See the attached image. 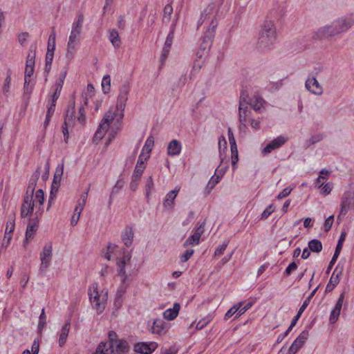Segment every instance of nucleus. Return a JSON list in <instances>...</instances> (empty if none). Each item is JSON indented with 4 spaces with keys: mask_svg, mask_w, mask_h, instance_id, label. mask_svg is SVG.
<instances>
[{
    "mask_svg": "<svg viewBox=\"0 0 354 354\" xmlns=\"http://www.w3.org/2000/svg\"><path fill=\"white\" fill-rule=\"evenodd\" d=\"M344 239H345V234H344V233H342V234L339 237V239L338 241V243L337 244L334 254H333V256L329 263V265L328 266L326 273H329V272L331 270V268H333V265L335 263V262L340 254V252L342 250V243L344 241Z\"/></svg>",
    "mask_w": 354,
    "mask_h": 354,
    "instance_id": "nucleus-24",
    "label": "nucleus"
},
{
    "mask_svg": "<svg viewBox=\"0 0 354 354\" xmlns=\"http://www.w3.org/2000/svg\"><path fill=\"white\" fill-rule=\"evenodd\" d=\"M109 341L106 342L108 344H111V347L113 348L114 345L119 340L118 339V335L114 331H109L108 334Z\"/></svg>",
    "mask_w": 354,
    "mask_h": 354,
    "instance_id": "nucleus-55",
    "label": "nucleus"
},
{
    "mask_svg": "<svg viewBox=\"0 0 354 354\" xmlns=\"http://www.w3.org/2000/svg\"><path fill=\"white\" fill-rule=\"evenodd\" d=\"M194 254V250L189 249L187 250L181 256H180V261L182 262H186L187 261L192 254Z\"/></svg>",
    "mask_w": 354,
    "mask_h": 354,
    "instance_id": "nucleus-62",
    "label": "nucleus"
},
{
    "mask_svg": "<svg viewBox=\"0 0 354 354\" xmlns=\"http://www.w3.org/2000/svg\"><path fill=\"white\" fill-rule=\"evenodd\" d=\"M55 39H56V34L55 32H52L48 38L47 51H53V52L55 51Z\"/></svg>",
    "mask_w": 354,
    "mask_h": 354,
    "instance_id": "nucleus-50",
    "label": "nucleus"
},
{
    "mask_svg": "<svg viewBox=\"0 0 354 354\" xmlns=\"http://www.w3.org/2000/svg\"><path fill=\"white\" fill-rule=\"evenodd\" d=\"M54 57V52L47 51L46 55V68L49 71Z\"/></svg>",
    "mask_w": 354,
    "mask_h": 354,
    "instance_id": "nucleus-56",
    "label": "nucleus"
},
{
    "mask_svg": "<svg viewBox=\"0 0 354 354\" xmlns=\"http://www.w3.org/2000/svg\"><path fill=\"white\" fill-rule=\"evenodd\" d=\"M250 100H251V98H250L248 93L245 91H241L239 98V106H248L250 104Z\"/></svg>",
    "mask_w": 354,
    "mask_h": 354,
    "instance_id": "nucleus-41",
    "label": "nucleus"
},
{
    "mask_svg": "<svg viewBox=\"0 0 354 354\" xmlns=\"http://www.w3.org/2000/svg\"><path fill=\"white\" fill-rule=\"evenodd\" d=\"M182 149L181 143L177 140H172L167 146V154L170 156H178Z\"/></svg>",
    "mask_w": 354,
    "mask_h": 354,
    "instance_id": "nucleus-26",
    "label": "nucleus"
},
{
    "mask_svg": "<svg viewBox=\"0 0 354 354\" xmlns=\"http://www.w3.org/2000/svg\"><path fill=\"white\" fill-rule=\"evenodd\" d=\"M53 247L50 243L44 245L40 253L41 265L39 267V273L43 274L48 268L53 255Z\"/></svg>",
    "mask_w": 354,
    "mask_h": 354,
    "instance_id": "nucleus-8",
    "label": "nucleus"
},
{
    "mask_svg": "<svg viewBox=\"0 0 354 354\" xmlns=\"http://www.w3.org/2000/svg\"><path fill=\"white\" fill-rule=\"evenodd\" d=\"M38 222L37 218L32 219L28 225L26 232V239L24 243V247H26V244L28 241L33 238L35 233L37 230Z\"/></svg>",
    "mask_w": 354,
    "mask_h": 354,
    "instance_id": "nucleus-23",
    "label": "nucleus"
},
{
    "mask_svg": "<svg viewBox=\"0 0 354 354\" xmlns=\"http://www.w3.org/2000/svg\"><path fill=\"white\" fill-rule=\"evenodd\" d=\"M201 236L196 234L195 232L194 234L190 236L184 243V246L187 247L189 245H197L199 243Z\"/></svg>",
    "mask_w": 354,
    "mask_h": 354,
    "instance_id": "nucleus-46",
    "label": "nucleus"
},
{
    "mask_svg": "<svg viewBox=\"0 0 354 354\" xmlns=\"http://www.w3.org/2000/svg\"><path fill=\"white\" fill-rule=\"evenodd\" d=\"M153 189V181L151 176H149V178L147 180L146 185H145V192H146V198L147 201L149 200L150 194L152 192V190Z\"/></svg>",
    "mask_w": 354,
    "mask_h": 354,
    "instance_id": "nucleus-47",
    "label": "nucleus"
},
{
    "mask_svg": "<svg viewBox=\"0 0 354 354\" xmlns=\"http://www.w3.org/2000/svg\"><path fill=\"white\" fill-rule=\"evenodd\" d=\"M149 158V155L145 154V153L141 152L138 157V160L137 162V164L136 165L132 178L133 180H138L142 175V173L145 169V162Z\"/></svg>",
    "mask_w": 354,
    "mask_h": 354,
    "instance_id": "nucleus-13",
    "label": "nucleus"
},
{
    "mask_svg": "<svg viewBox=\"0 0 354 354\" xmlns=\"http://www.w3.org/2000/svg\"><path fill=\"white\" fill-rule=\"evenodd\" d=\"M87 196H88L87 192L84 193L81 196V198L78 201L77 205L74 209V213L71 218V225L75 226L77 225V223L80 219L81 213H82V210L84 209V206L86 205V202L87 200Z\"/></svg>",
    "mask_w": 354,
    "mask_h": 354,
    "instance_id": "nucleus-15",
    "label": "nucleus"
},
{
    "mask_svg": "<svg viewBox=\"0 0 354 354\" xmlns=\"http://www.w3.org/2000/svg\"><path fill=\"white\" fill-rule=\"evenodd\" d=\"M39 205H42L44 203V193L41 189H38L35 196V201Z\"/></svg>",
    "mask_w": 354,
    "mask_h": 354,
    "instance_id": "nucleus-54",
    "label": "nucleus"
},
{
    "mask_svg": "<svg viewBox=\"0 0 354 354\" xmlns=\"http://www.w3.org/2000/svg\"><path fill=\"white\" fill-rule=\"evenodd\" d=\"M287 141L288 138L286 137L283 136H278L268 143L266 146L262 149L261 153L264 156L267 155L271 153L272 151L282 147Z\"/></svg>",
    "mask_w": 354,
    "mask_h": 354,
    "instance_id": "nucleus-12",
    "label": "nucleus"
},
{
    "mask_svg": "<svg viewBox=\"0 0 354 354\" xmlns=\"http://www.w3.org/2000/svg\"><path fill=\"white\" fill-rule=\"evenodd\" d=\"M231 149V159H232V165L233 169H235L236 167V162L239 160V155H238V149L236 147H230Z\"/></svg>",
    "mask_w": 354,
    "mask_h": 354,
    "instance_id": "nucleus-45",
    "label": "nucleus"
},
{
    "mask_svg": "<svg viewBox=\"0 0 354 354\" xmlns=\"http://www.w3.org/2000/svg\"><path fill=\"white\" fill-rule=\"evenodd\" d=\"M174 26H172L171 30L166 38V41L165 42L163 47L171 48V44L173 42V39H174Z\"/></svg>",
    "mask_w": 354,
    "mask_h": 354,
    "instance_id": "nucleus-52",
    "label": "nucleus"
},
{
    "mask_svg": "<svg viewBox=\"0 0 354 354\" xmlns=\"http://www.w3.org/2000/svg\"><path fill=\"white\" fill-rule=\"evenodd\" d=\"M324 137L325 136L320 133L312 135L310 138L306 141V145L307 147H310V145L322 141Z\"/></svg>",
    "mask_w": 354,
    "mask_h": 354,
    "instance_id": "nucleus-38",
    "label": "nucleus"
},
{
    "mask_svg": "<svg viewBox=\"0 0 354 354\" xmlns=\"http://www.w3.org/2000/svg\"><path fill=\"white\" fill-rule=\"evenodd\" d=\"M122 240L127 247L131 245L133 239V231L131 227H127L122 233Z\"/></svg>",
    "mask_w": 354,
    "mask_h": 354,
    "instance_id": "nucleus-29",
    "label": "nucleus"
},
{
    "mask_svg": "<svg viewBox=\"0 0 354 354\" xmlns=\"http://www.w3.org/2000/svg\"><path fill=\"white\" fill-rule=\"evenodd\" d=\"M15 213L10 214L8 216V221L6 224L5 233L10 234L14 231L15 227Z\"/></svg>",
    "mask_w": 354,
    "mask_h": 354,
    "instance_id": "nucleus-39",
    "label": "nucleus"
},
{
    "mask_svg": "<svg viewBox=\"0 0 354 354\" xmlns=\"http://www.w3.org/2000/svg\"><path fill=\"white\" fill-rule=\"evenodd\" d=\"M221 165H220L218 167L215 171L214 175L211 177L207 185L206 189L207 190L208 193H209L214 189L215 185L218 183L221 177L223 176L227 169V165L225 166L224 167H221Z\"/></svg>",
    "mask_w": 354,
    "mask_h": 354,
    "instance_id": "nucleus-17",
    "label": "nucleus"
},
{
    "mask_svg": "<svg viewBox=\"0 0 354 354\" xmlns=\"http://www.w3.org/2000/svg\"><path fill=\"white\" fill-rule=\"evenodd\" d=\"M114 346L113 354H126L129 351V345L125 340L119 339Z\"/></svg>",
    "mask_w": 354,
    "mask_h": 354,
    "instance_id": "nucleus-30",
    "label": "nucleus"
},
{
    "mask_svg": "<svg viewBox=\"0 0 354 354\" xmlns=\"http://www.w3.org/2000/svg\"><path fill=\"white\" fill-rule=\"evenodd\" d=\"M39 324H38V328L39 330H41L46 325V314H45V309L44 308H42L41 310V314L39 315Z\"/></svg>",
    "mask_w": 354,
    "mask_h": 354,
    "instance_id": "nucleus-59",
    "label": "nucleus"
},
{
    "mask_svg": "<svg viewBox=\"0 0 354 354\" xmlns=\"http://www.w3.org/2000/svg\"><path fill=\"white\" fill-rule=\"evenodd\" d=\"M10 82H11V74L10 71L8 72V75L5 79L4 84L2 88V92L4 95L8 96V93L10 91Z\"/></svg>",
    "mask_w": 354,
    "mask_h": 354,
    "instance_id": "nucleus-43",
    "label": "nucleus"
},
{
    "mask_svg": "<svg viewBox=\"0 0 354 354\" xmlns=\"http://www.w3.org/2000/svg\"><path fill=\"white\" fill-rule=\"evenodd\" d=\"M90 301L93 307L99 313H102L106 307L108 299V291L98 290L97 283H93L88 290Z\"/></svg>",
    "mask_w": 354,
    "mask_h": 354,
    "instance_id": "nucleus-4",
    "label": "nucleus"
},
{
    "mask_svg": "<svg viewBox=\"0 0 354 354\" xmlns=\"http://www.w3.org/2000/svg\"><path fill=\"white\" fill-rule=\"evenodd\" d=\"M102 86L104 93H106L110 91L111 77L109 75H106L103 77Z\"/></svg>",
    "mask_w": 354,
    "mask_h": 354,
    "instance_id": "nucleus-51",
    "label": "nucleus"
},
{
    "mask_svg": "<svg viewBox=\"0 0 354 354\" xmlns=\"http://www.w3.org/2000/svg\"><path fill=\"white\" fill-rule=\"evenodd\" d=\"M66 73H67L66 70H63L60 73V74L59 75V78L57 79V80L56 81L55 84L53 86L54 88H57L59 89L62 90L64 82V80L66 76Z\"/></svg>",
    "mask_w": 354,
    "mask_h": 354,
    "instance_id": "nucleus-44",
    "label": "nucleus"
},
{
    "mask_svg": "<svg viewBox=\"0 0 354 354\" xmlns=\"http://www.w3.org/2000/svg\"><path fill=\"white\" fill-rule=\"evenodd\" d=\"M331 23L337 35L346 32L354 26V12L341 16Z\"/></svg>",
    "mask_w": 354,
    "mask_h": 354,
    "instance_id": "nucleus-6",
    "label": "nucleus"
},
{
    "mask_svg": "<svg viewBox=\"0 0 354 354\" xmlns=\"http://www.w3.org/2000/svg\"><path fill=\"white\" fill-rule=\"evenodd\" d=\"M305 86L312 94L317 96H320L323 94V87L315 77H308L306 80Z\"/></svg>",
    "mask_w": 354,
    "mask_h": 354,
    "instance_id": "nucleus-14",
    "label": "nucleus"
},
{
    "mask_svg": "<svg viewBox=\"0 0 354 354\" xmlns=\"http://www.w3.org/2000/svg\"><path fill=\"white\" fill-rule=\"evenodd\" d=\"M84 15L79 14L77 19L72 24L71 31L67 43L66 55L68 58H72L80 43V35L82 30Z\"/></svg>",
    "mask_w": 354,
    "mask_h": 354,
    "instance_id": "nucleus-3",
    "label": "nucleus"
},
{
    "mask_svg": "<svg viewBox=\"0 0 354 354\" xmlns=\"http://www.w3.org/2000/svg\"><path fill=\"white\" fill-rule=\"evenodd\" d=\"M203 25L206 28L203 37V43L206 44L205 46H203V48L205 49L207 45L212 42L215 34V30L218 25L215 12L212 6H208L202 12L198 21L197 28H199V27Z\"/></svg>",
    "mask_w": 354,
    "mask_h": 354,
    "instance_id": "nucleus-1",
    "label": "nucleus"
},
{
    "mask_svg": "<svg viewBox=\"0 0 354 354\" xmlns=\"http://www.w3.org/2000/svg\"><path fill=\"white\" fill-rule=\"evenodd\" d=\"M339 281V275L335 276V272L333 273L328 283L326 286V291H331Z\"/></svg>",
    "mask_w": 354,
    "mask_h": 354,
    "instance_id": "nucleus-42",
    "label": "nucleus"
},
{
    "mask_svg": "<svg viewBox=\"0 0 354 354\" xmlns=\"http://www.w3.org/2000/svg\"><path fill=\"white\" fill-rule=\"evenodd\" d=\"M130 259V257L129 254L124 255L122 258L119 259L117 261L118 266V274L123 277L122 281L124 282V280L127 279V276L126 274L125 271V265L127 261Z\"/></svg>",
    "mask_w": 354,
    "mask_h": 354,
    "instance_id": "nucleus-27",
    "label": "nucleus"
},
{
    "mask_svg": "<svg viewBox=\"0 0 354 354\" xmlns=\"http://www.w3.org/2000/svg\"><path fill=\"white\" fill-rule=\"evenodd\" d=\"M239 306L234 304L232 308H230L225 315V319H228L231 317H232L235 313H236V317L239 316Z\"/></svg>",
    "mask_w": 354,
    "mask_h": 354,
    "instance_id": "nucleus-53",
    "label": "nucleus"
},
{
    "mask_svg": "<svg viewBox=\"0 0 354 354\" xmlns=\"http://www.w3.org/2000/svg\"><path fill=\"white\" fill-rule=\"evenodd\" d=\"M337 35L331 24L319 27L313 33L312 37L315 40L328 39Z\"/></svg>",
    "mask_w": 354,
    "mask_h": 354,
    "instance_id": "nucleus-9",
    "label": "nucleus"
},
{
    "mask_svg": "<svg viewBox=\"0 0 354 354\" xmlns=\"http://www.w3.org/2000/svg\"><path fill=\"white\" fill-rule=\"evenodd\" d=\"M118 110L115 109H110L105 113L103 119L100 123L97 131L94 135L95 140H100L103 138L107 132L111 124L113 122L117 115Z\"/></svg>",
    "mask_w": 354,
    "mask_h": 354,
    "instance_id": "nucleus-5",
    "label": "nucleus"
},
{
    "mask_svg": "<svg viewBox=\"0 0 354 354\" xmlns=\"http://www.w3.org/2000/svg\"><path fill=\"white\" fill-rule=\"evenodd\" d=\"M154 145V140L152 136H149L147 138L145 144L142 148V152L145 153V154H148L150 156V153L152 150V148Z\"/></svg>",
    "mask_w": 354,
    "mask_h": 354,
    "instance_id": "nucleus-40",
    "label": "nucleus"
},
{
    "mask_svg": "<svg viewBox=\"0 0 354 354\" xmlns=\"http://www.w3.org/2000/svg\"><path fill=\"white\" fill-rule=\"evenodd\" d=\"M129 90L130 86L128 84H124L120 88L119 95L117 100V105L116 107L115 108L118 111L120 110L122 112L120 119H122L123 117L122 112L124 110L126 102L128 100Z\"/></svg>",
    "mask_w": 354,
    "mask_h": 354,
    "instance_id": "nucleus-10",
    "label": "nucleus"
},
{
    "mask_svg": "<svg viewBox=\"0 0 354 354\" xmlns=\"http://www.w3.org/2000/svg\"><path fill=\"white\" fill-rule=\"evenodd\" d=\"M75 110V102L74 99L71 100L68 102V109L66 111V114L64 117V122L62 125V133L64 138V142L66 143L68 142V127L71 125L74 118H75L74 115Z\"/></svg>",
    "mask_w": 354,
    "mask_h": 354,
    "instance_id": "nucleus-7",
    "label": "nucleus"
},
{
    "mask_svg": "<svg viewBox=\"0 0 354 354\" xmlns=\"http://www.w3.org/2000/svg\"><path fill=\"white\" fill-rule=\"evenodd\" d=\"M113 348L111 344H108L107 342H102L96 348L95 352L93 354H113Z\"/></svg>",
    "mask_w": 354,
    "mask_h": 354,
    "instance_id": "nucleus-34",
    "label": "nucleus"
},
{
    "mask_svg": "<svg viewBox=\"0 0 354 354\" xmlns=\"http://www.w3.org/2000/svg\"><path fill=\"white\" fill-rule=\"evenodd\" d=\"M40 176V167H38L37 170L32 174L30 177L29 184L27 188L26 196H33V193L37 185V183Z\"/></svg>",
    "mask_w": 354,
    "mask_h": 354,
    "instance_id": "nucleus-25",
    "label": "nucleus"
},
{
    "mask_svg": "<svg viewBox=\"0 0 354 354\" xmlns=\"http://www.w3.org/2000/svg\"><path fill=\"white\" fill-rule=\"evenodd\" d=\"M308 337V331L303 330L290 346L288 354H295L304 345Z\"/></svg>",
    "mask_w": 354,
    "mask_h": 354,
    "instance_id": "nucleus-18",
    "label": "nucleus"
},
{
    "mask_svg": "<svg viewBox=\"0 0 354 354\" xmlns=\"http://www.w3.org/2000/svg\"><path fill=\"white\" fill-rule=\"evenodd\" d=\"M218 149H219V153H220V158H221V163L220 165H222L223 163L225 156L223 155V153L225 149H227V142L225 140V138L224 137H221L218 140Z\"/></svg>",
    "mask_w": 354,
    "mask_h": 354,
    "instance_id": "nucleus-36",
    "label": "nucleus"
},
{
    "mask_svg": "<svg viewBox=\"0 0 354 354\" xmlns=\"http://www.w3.org/2000/svg\"><path fill=\"white\" fill-rule=\"evenodd\" d=\"M344 299V292H342L335 306V308L333 309V310L330 313V322L332 324H334L337 322L339 315L340 314V311L342 307V304Z\"/></svg>",
    "mask_w": 354,
    "mask_h": 354,
    "instance_id": "nucleus-22",
    "label": "nucleus"
},
{
    "mask_svg": "<svg viewBox=\"0 0 354 354\" xmlns=\"http://www.w3.org/2000/svg\"><path fill=\"white\" fill-rule=\"evenodd\" d=\"M308 248L311 252H320L322 250V244L317 239H313L308 242Z\"/></svg>",
    "mask_w": 354,
    "mask_h": 354,
    "instance_id": "nucleus-37",
    "label": "nucleus"
},
{
    "mask_svg": "<svg viewBox=\"0 0 354 354\" xmlns=\"http://www.w3.org/2000/svg\"><path fill=\"white\" fill-rule=\"evenodd\" d=\"M180 309V305L178 303H174L172 308H168L163 313V317L169 321L174 320L177 317Z\"/></svg>",
    "mask_w": 354,
    "mask_h": 354,
    "instance_id": "nucleus-28",
    "label": "nucleus"
},
{
    "mask_svg": "<svg viewBox=\"0 0 354 354\" xmlns=\"http://www.w3.org/2000/svg\"><path fill=\"white\" fill-rule=\"evenodd\" d=\"M180 187L176 186L173 190L168 192L163 201V207L165 209H172L174 207V200L176 198L178 192H180Z\"/></svg>",
    "mask_w": 354,
    "mask_h": 354,
    "instance_id": "nucleus-21",
    "label": "nucleus"
},
{
    "mask_svg": "<svg viewBox=\"0 0 354 354\" xmlns=\"http://www.w3.org/2000/svg\"><path fill=\"white\" fill-rule=\"evenodd\" d=\"M212 316H207L205 318H203V319L200 320L197 324H196V329L201 330L203 329L206 325H207L208 323L212 320Z\"/></svg>",
    "mask_w": 354,
    "mask_h": 354,
    "instance_id": "nucleus-57",
    "label": "nucleus"
},
{
    "mask_svg": "<svg viewBox=\"0 0 354 354\" xmlns=\"http://www.w3.org/2000/svg\"><path fill=\"white\" fill-rule=\"evenodd\" d=\"M77 120L81 124H83L86 120L84 105H81L78 109V115L77 116Z\"/></svg>",
    "mask_w": 354,
    "mask_h": 354,
    "instance_id": "nucleus-60",
    "label": "nucleus"
},
{
    "mask_svg": "<svg viewBox=\"0 0 354 354\" xmlns=\"http://www.w3.org/2000/svg\"><path fill=\"white\" fill-rule=\"evenodd\" d=\"M151 330L153 334L160 335L165 334L166 330L164 322L161 319L154 320Z\"/></svg>",
    "mask_w": 354,
    "mask_h": 354,
    "instance_id": "nucleus-32",
    "label": "nucleus"
},
{
    "mask_svg": "<svg viewBox=\"0 0 354 354\" xmlns=\"http://www.w3.org/2000/svg\"><path fill=\"white\" fill-rule=\"evenodd\" d=\"M70 321H67L62 326L58 341L59 346H63L65 344L70 330Z\"/></svg>",
    "mask_w": 354,
    "mask_h": 354,
    "instance_id": "nucleus-31",
    "label": "nucleus"
},
{
    "mask_svg": "<svg viewBox=\"0 0 354 354\" xmlns=\"http://www.w3.org/2000/svg\"><path fill=\"white\" fill-rule=\"evenodd\" d=\"M35 53H30L28 55L26 66L34 67Z\"/></svg>",
    "mask_w": 354,
    "mask_h": 354,
    "instance_id": "nucleus-64",
    "label": "nucleus"
},
{
    "mask_svg": "<svg viewBox=\"0 0 354 354\" xmlns=\"http://www.w3.org/2000/svg\"><path fill=\"white\" fill-rule=\"evenodd\" d=\"M158 347V344L155 342L149 343L140 342L135 345L134 351L142 354H151Z\"/></svg>",
    "mask_w": 354,
    "mask_h": 354,
    "instance_id": "nucleus-19",
    "label": "nucleus"
},
{
    "mask_svg": "<svg viewBox=\"0 0 354 354\" xmlns=\"http://www.w3.org/2000/svg\"><path fill=\"white\" fill-rule=\"evenodd\" d=\"M172 12V6L170 4H167L164 8L162 20L165 22H169L170 21V17Z\"/></svg>",
    "mask_w": 354,
    "mask_h": 354,
    "instance_id": "nucleus-48",
    "label": "nucleus"
},
{
    "mask_svg": "<svg viewBox=\"0 0 354 354\" xmlns=\"http://www.w3.org/2000/svg\"><path fill=\"white\" fill-rule=\"evenodd\" d=\"M228 243H229L228 241H225L223 243V244L219 245L215 250L214 255L215 256H221V254H223V253L225 250L226 248L227 247Z\"/></svg>",
    "mask_w": 354,
    "mask_h": 354,
    "instance_id": "nucleus-58",
    "label": "nucleus"
},
{
    "mask_svg": "<svg viewBox=\"0 0 354 354\" xmlns=\"http://www.w3.org/2000/svg\"><path fill=\"white\" fill-rule=\"evenodd\" d=\"M109 39L115 48H118L121 46V39L118 32L115 29H111L109 30Z\"/></svg>",
    "mask_w": 354,
    "mask_h": 354,
    "instance_id": "nucleus-35",
    "label": "nucleus"
},
{
    "mask_svg": "<svg viewBox=\"0 0 354 354\" xmlns=\"http://www.w3.org/2000/svg\"><path fill=\"white\" fill-rule=\"evenodd\" d=\"M277 33L275 24L272 20L265 21L259 31L257 48L261 51L270 50L277 41Z\"/></svg>",
    "mask_w": 354,
    "mask_h": 354,
    "instance_id": "nucleus-2",
    "label": "nucleus"
},
{
    "mask_svg": "<svg viewBox=\"0 0 354 354\" xmlns=\"http://www.w3.org/2000/svg\"><path fill=\"white\" fill-rule=\"evenodd\" d=\"M34 209V201L32 200V196H26L24 199V202L21 208V216L23 218H25L29 215H30Z\"/></svg>",
    "mask_w": 354,
    "mask_h": 354,
    "instance_id": "nucleus-20",
    "label": "nucleus"
},
{
    "mask_svg": "<svg viewBox=\"0 0 354 354\" xmlns=\"http://www.w3.org/2000/svg\"><path fill=\"white\" fill-rule=\"evenodd\" d=\"M252 111L249 106H239V129L245 131L247 128V124L252 118Z\"/></svg>",
    "mask_w": 354,
    "mask_h": 354,
    "instance_id": "nucleus-11",
    "label": "nucleus"
},
{
    "mask_svg": "<svg viewBox=\"0 0 354 354\" xmlns=\"http://www.w3.org/2000/svg\"><path fill=\"white\" fill-rule=\"evenodd\" d=\"M243 302L241 301L236 305L239 306V316H241L243 315L245 311H247L248 309H250L254 304V301H249L247 303L245 306H243Z\"/></svg>",
    "mask_w": 354,
    "mask_h": 354,
    "instance_id": "nucleus-49",
    "label": "nucleus"
},
{
    "mask_svg": "<svg viewBox=\"0 0 354 354\" xmlns=\"http://www.w3.org/2000/svg\"><path fill=\"white\" fill-rule=\"evenodd\" d=\"M333 221H334V216L333 215L328 216L326 219V221L324 222V230L326 232H328L330 230V228H331V227L333 225Z\"/></svg>",
    "mask_w": 354,
    "mask_h": 354,
    "instance_id": "nucleus-63",
    "label": "nucleus"
},
{
    "mask_svg": "<svg viewBox=\"0 0 354 354\" xmlns=\"http://www.w3.org/2000/svg\"><path fill=\"white\" fill-rule=\"evenodd\" d=\"M354 207V198L351 192H346L344 194L342 202H341V209L337 219L341 215H346L349 209Z\"/></svg>",
    "mask_w": 354,
    "mask_h": 354,
    "instance_id": "nucleus-16",
    "label": "nucleus"
},
{
    "mask_svg": "<svg viewBox=\"0 0 354 354\" xmlns=\"http://www.w3.org/2000/svg\"><path fill=\"white\" fill-rule=\"evenodd\" d=\"M274 208L272 204L270 205L261 214V219H266L273 212Z\"/></svg>",
    "mask_w": 354,
    "mask_h": 354,
    "instance_id": "nucleus-61",
    "label": "nucleus"
},
{
    "mask_svg": "<svg viewBox=\"0 0 354 354\" xmlns=\"http://www.w3.org/2000/svg\"><path fill=\"white\" fill-rule=\"evenodd\" d=\"M266 102L265 100L259 95H254V97L250 100V106L256 111H260L264 106Z\"/></svg>",
    "mask_w": 354,
    "mask_h": 354,
    "instance_id": "nucleus-33",
    "label": "nucleus"
}]
</instances>
